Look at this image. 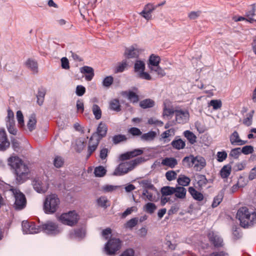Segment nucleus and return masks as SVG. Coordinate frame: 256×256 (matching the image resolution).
<instances>
[{"label": "nucleus", "mask_w": 256, "mask_h": 256, "mask_svg": "<svg viewBox=\"0 0 256 256\" xmlns=\"http://www.w3.org/2000/svg\"><path fill=\"white\" fill-rule=\"evenodd\" d=\"M154 105V102L150 99H146L142 100L140 103V106L143 108H152Z\"/></svg>", "instance_id": "ea45409f"}, {"label": "nucleus", "mask_w": 256, "mask_h": 256, "mask_svg": "<svg viewBox=\"0 0 256 256\" xmlns=\"http://www.w3.org/2000/svg\"><path fill=\"white\" fill-rule=\"evenodd\" d=\"M86 92L85 88L82 85L77 86L76 90V94L77 96H83Z\"/></svg>", "instance_id": "0e129e2a"}, {"label": "nucleus", "mask_w": 256, "mask_h": 256, "mask_svg": "<svg viewBox=\"0 0 256 256\" xmlns=\"http://www.w3.org/2000/svg\"><path fill=\"white\" fill-rule=\"evenodd\" d=\"M160 58L159 56L152 54L149 58L148 68L150 69V66H156L159 65Z\"/></svg>", "instance_id": "4c0bfd02"}, {"label": "nucleus", "mask_w": 256, "mask_h": 256, "mask_svg": "<svg viewBox=\"0 0 256 256\" xmlns=\"http://www.w3.org/2000/svg\"><path fill=\"white\" fill-rule=\"evenodd\" d=\"M155 10V7L151 4H146L143 10L139 13L144 18L149 20L152 18V12Z\"/></svg>", "instance_id": "dca6fc26"}, {"label": "nucleus", "mask_w": 256, "mask_h": 256, "mask_svg": "<svg viewBox=\"0 0 256 256\" xmlns=\"http://www.w3.org/2000/svg\"><path fill=\"white\" fill-rule=\"evenodd\" d=\"M10 191L14 198V207L16 210H21L24 208L26 204L25 196L19 190L12 188Z\"/></svg>", "instance_id": "423d86ee"}, {"label": "nucleus", "mask_w": 256, "mask_h": 256, "mask_svg": "<svg viewBox=\"0 0 256 256\" xmlns=\"http://www.w3.org/2000/svg\"><path fill=\"white\" fill-rule=\"evenodd\" d=\"M22 231L26 234H37L41 231L40 226H36L33 222L23 221L22 224Z\"/></svg>", "instance_id": "9b49d317"}, {"label": "nucleus", "mask_w": 256, "mask_h": 256, "mask_svg": "<svg viewBox=\"0 0 256 256\" xmlns=\"http://www.w3.org/2000/svg\"><path fill=\"white\" fill-rule=\"evenodd\" d=\"M186 189L182 186H176L174 188V194L175 196L178 198L184 199L186 198Z\"/></svg>", "instance_id": "cd10ccee"}, {"label": "nucleus", "mask_w": 256, "mask_h": 256, "mask_svg": "<svg viewBox=\"0 0 256 256\" xmlns=\"http://www.w3.org/2000/svg\"><path fill=\"white\" fill-rule=\"evenodd\" d=\"M255 10L254 8L246 12V17L234 16L232 19L234 22L245 20L246 22L252 23L255 21Z\"/></svg>", "instance_id": "2eb2a0df"}, {"label": "nucleus", "mask_w": 256, "mask_h": 256, "mask_svg": "<svg viewBox=\"0 0 256 256\" xmlns=\"http://www.w3.org/2000/svg\"><path fill=\"white\" fill-rule=\"evenodd\" d=\"M207 183V180L204 175H200L198 176V184L200 186H205Z\"/></svg>", "instance_id": "338daca9"}, {"label": "nucleus", "mask_w": 256, "mask_h": 256, "mask_svg": "<svg viewBox=\"0 0 256 256\" xmlns=\"http://www.w3.org/2000/svg\"><path fill=\"white\" fill-rule=\"evenodd\" d=\"M140 185L144 188V189H146L148 190H156V188L151 182L148 180H143L140 182Z\"/></svg>", "instance_id": "09e8293b"}, {"label": "nucleus", "mask_w": 256, "mask_h": 256, "mask_svg": "<svg viewBox=\"0 0 256 256\" xmlns=\"http://www.w3.org/2000/svg\"><path fill=\"white\" fill-rule=\"evenodd\" d=\"M150 70L151 71L156 72L160 77L164 76L166 74L164 70L159 65L156 66H150Z\"/></svg>", "instance_id": "8fccbe9b"}, {"label": "nucleus", "mask_w": 256, "mask_h": 256, "mask_svg": "<svg viewBox=\"0 0 256 256\" xmlns=\"http://www.w3.org/2000/svg\"><path fill=\"white\" fill-rule=\"evenodd\" d=\"M64 163L63 158L59 156H56L54 160V164L55 167L60 168L62 167Z\"/></svg>", "instance_id": "5fc2aeb1"}, {"label": "nucleus", "mask_w": 256, "mask_h": 256, "mask_svg": "<svg viewBox=\"0 0 256 256\" xmlns=\"http://www.w3.org/2000/svg\"><path fill=\"white\" fill-rule=\"evenodd\" d=\"M118 188L116 186L106 184L102 187V190L104 192H109L116 190Z\"/></svg>", "instance_id": "603ef678"}, {"label": "nucleus", "mask_w": 256, "mask_h": 256, "mask_svg": "<svg viewBox=\"0 0 256 256\" xmlns=\"http://www.w3.org/2000/svg\"><path fill=\"white\" fill-rule=\"evenodd\" d=\"M172 144L174 148L178 150L182 149L184 148L186 144L182 139L173 140Z\"/></svg>", "instance_id": "c03bdc74"}, {"label": "nucleus", "mask_w": 256, "mask_h": 256, "mask_svg": "<svg viewBox=\"0 0 256 256\" xmlns=\"http://www.w3.org/2000/svg\"><path fill=\"white\" fill-rule=\"evenodd\" d=\"M121 246L120 241L118 238H111L106 244L104 250L108 255L114 254L118 250Z\"/></svg>", "instance_id": "1a4fd4ad"}, {"label": "nucleus", "mask_w": 256, "mask_h": 256, "mask_svg": "<svg viewBox=\"0 0 256 256\" xmlns=\"http://www.w3.org/2000/svg\"><path fill=\"white\" fill-rule=\"evenodd\" d=\"M156 208V205L152 202H148L144 207V210L150 214L154 213Z\"/></svg>", "instance_id": "79ce46f5"}, {"label": "nucleus", "mask_w": 256, "mask_h": 256, "mask_svg": "<svg viewBox=\"0 0 256 256\" xmlns=\"http://www.w3.org/2000/svg\"><path fill=\"white\" fill-rule=\"evenodd\" d=\"M175 130L174 128H170L161 134V138L164 142H168L170 140H168L170 137L173 136L174 135Z\"/></svg>", "instance_id": "e433bc0d"}, {"label": "nucleus", "mask_w": 256, "mask_h": 256, "mask_svg": "<svg viewBox=\"0 0 256 256\" xmlns=\"http://www.w3.org/2000/svg\"><path fill=\"white\" fill-rule=\"evenodd\" d=\"M184 135L190 144H194L196 142V136L190 130H187L184 131Z\"/></svg>", "instance_id": "473e14b6"}, {"label": "nucleus", "mask_w": 256, "mask_h": 256, "mask_svg": "<svg viewBox=\"0 0 256 256\" xmlns=\"http://www.w3.org/2000/svg\"><path fill=\"white\" fill-rule=\"evenodd\" d=\"M80 72L85 75V78L88 81L91 80L94 76V71L92 67L84 66L80 68Z\"/></svg>", "instance_id": "412c9836"}, {"label": "nucleus", "mask_w": 256, "mask_h": 256, "mask_svg": "<svg viewBox=\"0 0 256 256\" xmlns=\"http://www.w3.org/2000/svg\"><path fill=\"white\" fill-rule=\"evenodd\" d=\"M36 120L34 114L30 116L27 122L26 126H24V130L30 132L34 130L36 127Z\"/></svg>", "instance_id": "5701e85b"}, {"label": "nucleus", "mask_w": 256, "mask_h": 256, "mask_svg": "<svg viewBox=\"0 0 256 256\" xmlns=\"http://www.w3.org/2000/svg\"><path fill=\"white\" fill-rule=\"evenodd\" d=\"M58 219L61 222L64 224L73 226L78 222L79 216L75 211H70L62 214Z\"/></svg>", "instance_id": "0eeeda50"}, {"label": "nucleus", "mask_w": 256, "mask_h": 256, "mask_svg": "<svg viewBox=\"0 0 256 256\" xmlns=\"http://www.w3.org/2000/svg\"><path fill=\"white\" fill-rule=\"evenodd\" d=\"M100 140V138L97 134H94L92 135L90 140L88 148V152L90 155L96 150L99 144Z\"/></svg>", "instance_id": "6ab92c4d"}, {"label": "nucleus", "mask_w": 256, "mask_h": 256, "mask_svg": "<svg viewBox=\"0 0 256 256\" xmlns=\"http://www.w3.org/2000/svg\"><path fill=\"white\" fill-rule=\"evenodd\" d=\"M86 232L84 229H78L70 234L72 238H82L85 236Z\"/></svg>", "instance_id": "49530a36"}, {"label": "nucleus", "mask_w": 256, "mask_h": 256, "mask_svg": "<svg viewBox=\"0 0 256 256\" xmlns=\"http://www.w3.org/2000/svg\"><path fill=\"white\" fill-rule=\"evenodd\" d=\"M192 164L194 168L197 171H200L206 166V162L201 156H194Z\"/></svg>", "instance_id": "a211bd4d"}, {"label": "nucleus", "mask_w": 256, "mask_h": 256, "mask_svg": "<svg viewBox=\"0 0 256 256\" xmlns=\"http://www.w3.org/2000/svg\"><path fill=\"white\" fill-rule=\"evenodd\" d=\"M177 174L174 170H169L166 173V177L168 181H172L175 180L176 178Z\"/></svg>", "instance_id": "4d7b16f0"}, {"label": "nucleus", "mask_w": 256, "mask_h": 256, "mask_svg": "<svg viewBox=\"0 0 256 256\" xmlns=\"http://www.w3.org/2000/svg\"><path fill=\"white\" fill-rule=\"evenodd\" d=\"M45 96V92L44 90H39L37 95V102L40 106L42 104Z\"/></svg>", "instance_id": "680f3d73"}, {"label": "nucleus", "mask_w": 256, "mask_h": 256, "mask_svg": "<svg viewBox=\"0 0 256 256\" xmlns=\"http://www.w3.org/2000/svg\"><path fill=\"white\" fill-rule=\"evenodd\" d=\"M92 110L96 119L99 120L101 118L102 110L98 105L94 104L92 106Z\"/></svg>", "instance_id": "a19ab883"}, {"label": "nucleus", "mask_w": 256, "mask_h": 256, "mask_svg": "<svg viewBox=\"0 0 256 256\" xmlns=\"http://www.w3.org/2000/svg\"><path fill=\"white\" fill-rule=\"evenodd\" d=\"M144 161V158H138L130 162H122L115 169L113 175L120 176L125 174L134 170L137 165Z\"/></svg>", "instance_id": "7ed1b4c3"}, {"label": "nucleus", "mask_w": 256, "mask_h": 256, "mask_svg": "<svg viewBox=\"0 0 256 256\" xmlns=\"http://www.w3.org/2000/svg\"><path fill=\"white\" fill-rule=\"evenodd\" d=\"M208 106H212L214 110H216L222 107V103L220 100H212L210 101Z\"/></svg>", "instance_id": "3c124183"}, {"label": "nucleus", "mask_w": 256, "mask_h": 256, "mask_svg": "<svg viewBox=\"0 0 256 256\" xmlns=\"http://www.w3.org/2000/svg\"><path fill=\"white\" fill-rule=\"evenodd\" d=\"M114 78L112 76L106 77L102 81V85L104 87L108 88L112 84Z\"/></svg>", "instance_id": "052dcab7"}, {"label": "nucleus", "mask_w": 256, "mask_h": 256, "mask_svg": "<svg viewBox=\"0 0 256 256\" xmlns=\"http://www.w3.org/2000/svg\"><path fill=\"white\" fill-rule=\"evenodd\" d=\"M148 123L150 124H154L158 126H162L163 122L159 120L156 118H152L148 120Z\"/></svg>", "instance_id": "774afa93"}, {"label": "nucleus", "mask_w": 256, "mask_h": 256, "mask_svg": "<svg viewBox=\"0 0 256 256\" xmlns=\"http://www.w3.org/2000/svg\"><path fill=\"white\" fill-rule=\"evenodd\" d=\"M46 179V176H37L34 178L32 182L34 190L38 193L45 192L48 187Z\"/></svg>", "instance_id": "39448f33"}, {"label": "nucleus", "mask_w": 256, "mask_h": 256, "mask_svg": "<svg viewBox=\"0 0 256 256\" xmlns=\"http://www.w3.org/2000/svg\"><path fill=\"white\" fill-rule=\"evenodd\" d=\"M236 218L242 227L249 228L255 224L256 214L254 211L250 212L246 207H242L238 210Z\"/></svg>", "instance_id": "f03ea898"}, {"label": "nucleus", "mask_w": 256, "mask_h": 256, "mask_svg": "<svg viewBox=\"0 0 256 256\" xmlns=\"http://www.w3.org/2000/svg\"><path fill=\"white\" fill-rule=\"evenodd\" d=\"M106 126L104 124L100 122L97 128V132L95 134H97L98 136L100 139L106 135Z\"/></svg>", "instance_id": "7c9ffc66"}, {"label": "nucleus", "mask_w": 256, "mask_h": 256, "mask_svg": "<svg viewBox=\"0 0 256 256\" xmlns=\"http://www.w3.org/2000/svg\"><path fill=\"white\" fill-rule=\"evenodd\" d=\"M157 134L156 132L150 131L147 133L144 134L140 136L142 140L149 142L153 140L156 137Z\"/></svg>", "instance_id": "c756f323"}, {"label": "nucleus", "mask_w": 256, "mask_h": 256, "mask_svg": "<svg viewBox=\"0 0 256 256\" xmlns=\"http://www.w3.org/2000/svg\"><path fill=\"white\" fill-rule=\"evenodd\" d=\"M142 198L145 201L156 202V197L153 194L146 189H144L142 195Z\"/></svg>", "instance_id": "a878e982"}, {"label": "nucleus", "mask_w": 256, "mask_h": 256, "mask_svg": "<svg viewBox=\"0 0 256 256\" xmlns=\"http://www.w3.org/2000/svg\"><path fill=\"white\" fill-rule=\"evenodd\" d=\"M6 125L8 132L14 135H16L17 130L15 128V121L14 120V114L10 110H8V116L6 118Z\"/></svg>", "instance_id": "f8f14e48"}, {"label": "nucleus", "mask_w": 256, "mask_h": 256, "mask_svg": "<svg viewBox=\"0 0 256 256\" xmlns=\"http://www.w3.org/2000/svg\"><path fill=\"white\" fill-rule=\"evenodd\" d=\"M16 118L18 122L20 127H24V116L20 110H18L16 112Z\"/></svg>", "instance_id": "bf43d9fd"}, {"label": "nucleus", "mask_w": 256, "mask_h": 256, "mask_svg": "<svg viewBox=\"0 0 256 256\" xmlns=\"http://www.w3.org/2000/svg\"><path fill=\"white\" fill-rule=\"evenodd\" d=\"M110 108L111 110L119 112L120 110V106L119 100L116 99L112 100L110 104Z\"/></svg>", "instance_id": "a18cd8bd"}, {"label": "nucleus", "mask_w": 256, "mask_h": 256, "mask_svg": "<svg viewBox=\"0 0 256 256\" xmlns=\"http://www.w3.org/2000/svg\"><path fill=\"white\" fill-rule=\"evenodd\" d=\"M97 202L99 206L102 208H106L108 206V200L104 196H102L98 199Z\"/></svg>", "instance_id": "13d9d810"}, {"label": "nucleus", "mask_w": 256, "mask_h": 256, "mask_svg": "<svg viewBox=\"0 0 256 256\" xmlns=\"http://www.w3.org/2000/svg\"><path fill=\"white\" fill-rule=\"evenodd\" d=\"M178 164L177 160L174 158H166L162 162V164L168 166L170 168H174Z\"/></svg>", "instance_id": "c85d7f7f"}, {"label": "nucleus", "mask_w": 256, "mask_h": 256, "mask_svg": "<svg viewBox=\"0 0 256 256\" xmlns=\"http://www.w3.org/2000/svg\"><path fill=\"white\" fill-rule=\"evenodd\" d=\"M106 173V170L102 166L96 167L94 169V174L96 177H102Z\"/></svg>", "instance_id": "de8ad7c7"}, {"label": "nucleus", "mask_w": 256, "mask_h": 256, "mask_svg": "<svg viewBox=\"0 0 256 256\" xmlns=\"http://www.w3.org/2000/svg\"><path fill=\"white\" fill-rule=\"evenodd\" d=\"M126 140V138L123 135H116L113 137L112 140L114 143L117 144L121 142Z\"/></svg>", "instance_id": "69168bd1"}, {"label": "nucleus", "mask_w": 256, "mask_h": 256, "mask_svg": "<svg viewBox=\"0 0 256 256\" xmlns=\"http://www.w3.org/2000/svg\"><path fill=\"white\" fill-rule=\"evenodd\" d=\"M26 66L34 73L38 72V66L37 62L31 58L28 59L25 62Z\"/></svg>", "instance_id": "bb28decb"}, {"label": "nucleus", "mask_w": 256, "mask_h": 256, "mask_svg": "<svg viewBox=\"0 0 256 256\" xmlns=\"http://www.w3.org/2000/svg\"><path fill=\"white\" fill-rule=\"evenodd\" d=\"M145 64L142 60H138L136 62L134 66V72L136 76L141 79L150 80L152 76L148 73L144 72Z\"/></svg>", "instance_id": "6e6552de"}, {"label": "nucleus", "mask_w": 256, "mask_h": 256, "mask_svg": "<svg viewBox=\"0 0 256 256\" xmlns=\"http://www.w3.org/2000/svg\"><path fill=\"white\" fill-rule=\"evenodd\" d=\"M222 198V193H220L216 197H214L212 205V208L216 207L221 202Z\"/></svg>", "instance_id": "864d4df0"}, {"label": "nucleus", "mask_w": 256, "mask_h": 256, "mask_svg": "<svg viewBox=\"0 0 256 256\" xmlns=\"http://www.w3.org/2000/svg\"><path fill=\"white\" fill-rule=\"evenodd\" d=\"M122 95L128 98L131 102L137 103L139 100L138 96V90L136 88H134L132 90L124 91L122 92Z\"/></svg>", "instance_id": "ddd939ff"}, {"label": "nucleus", "mask_w": 256, "mask_h": 256, "mask_svg": "<svg viewBox=\"0 0 256 256\" xmlns=\"http://www.w3.org/2000/svg\"><path fill=\"white\" fill-rule=\"evenodd\" d=\"M177 182L179 185L184 187L185 186H188L190 184V179L184 175H180L178 178Z\"/></svg>", "instance_id": "c9c22d12"}, {"label": "nucleus", "mask_w": 256, "mask_h": 256, "mask_svg": "<svg viewBox=\"0 0 256 256\" xmlns=\"http://www.w3.org/2000/svg\"><path fill=\"white\" fill-rule=\"evenodd\" d=\"M161 192L162 196H170L174 194V188L171 186H164L161 188Z\"/></svg>", "instance_id": "37998d69"}, {"label": "nucleus", "mask_w": 256, "mask_h": 256, "mask_svg": "<svg viewBox=\"0 0 256 256\" xmlns=\"http://www.w3.org/2000/svg\"><path fill=\"white\" fill-rule=\"evenodd\" d=\"M138 50L133 46L126 48L124 52V56L126 58H137L138 56Z\"/></svg>", "instance_id": "393cba45"}, {"label": "nucleus", "mask_w": 256, "mask_h": 256, "mask_svg": "<svg viewBox=\"0 0 256 256\" xmlns=\"http://www.w3.org/2000/svg\"><path fill=\"white\" fill-rule=\"evenodd\" d=\"M86 146V142L82 139H78L76 141V150L78 152H80Z\"/></svg>", "instance_id": "6e6d98bb"}, {"label": "nucleus", "mask_w": 256, "mask_h": 256, "mask_svg": "<svg viewBox=\"0 0 256 256\" xmlns=\"http://www.w3.org/2000/svg\"><path fill=\"white\" fill-rule=\"evenodd\" d=\"M40 227L41 230H44L48 234L56 235L60 233L62 230L58 225L52 222H48Z\"/></svg>", "instance_id": "9d476101"}, {"label": "nucleus", "mask_w": 256, "mask_h": 256, "mask_svg": "<svg viewBox=\"0 0 256 256\" xmlns=\"http://www.w3.org/2000/svg\"><path fill=\"white\" fill-rule=\"evenodd\" d=\"M143 152V150L140 149H136L132 151L128 152L126 153L122 154L120 156V158L122 160H126L133 157L140 155Z\"/></svg>", "instance_id": "aec40b11"}, {"label": "nucleus", "mask_w": 256, "mask_h": 256, "mask_svg": "<svg viewBox=\"0 0 256 256\" xmlns=\"http://www.w3.org/2000/svg\"><path fill=\"white\" fill-rule=\"evenodd\" d=\"M8 164L14 171L17 182L21 184L28 177L30 169L28 166L19 157L12 156L8 159Z\"/></svg>", "instance_id": "f257e3e1"}, {"label": "nucleus", "mask_w": 256, "mask_h": 256, "mask_svg": "<svg viewBox=\"0 0 256 256\" xmlns=\"http://www.w3.org/2000/svg\"><path fill=\"white\" fill-rule=\"evenodd\" d=\"M163 116L168 117L175 113L176 110L169 105L167 106L166 102L164 104Z\"/></svg>", "instance_id": "f704fd0d"}, {"label": "nucleus", "mask_w": 256, "mask_h": 256, "mask_svg": "<svg viewBox=\"0 0 256 256\" xmlns=\"http://www.w3.org/2000/svg\"><path fill=\"white\" fill-rule=\"evenodd\" d=\"M139 222L138 218H134L128 221L124 225V227L126 228H128L132 230L133 228L136 226Z\"/></svg>", "instance_id": "58836bf2"}, {"label": "nucleus", "mask_w": 256, "mask_h": 256, "mask_svg": "<svg viewBox=\"0 0 256 256\" xmlns=\"http://www.w3.org/2000/svg\"><path fill=\"white\" fill-rule=\"evenodd\" d=\"M193 158L194 156H189L185 157L183 159L182 162L184 164L186 165L187 166L191 167L193 166Z\"/></svg>", "instance_id": "e2e57ef3"}, {"label": "nucleus", "mask_w": 256, "mask_h": 256, "mask_svg": "<svg viewBox=\"0 0 256 256\" xmlns=\"http://www.w3.org/2000/svg\"><path fill=\"white\" fill-rule=\"evenodd\" d=\"M210 241L216 246H220L222 242V240L219 236L217 233L210 232L208 234Z\"/></svg>", "instance_id": "4be33fe9"}, {"label": "nucleus", "mask_w": 256, "mask_h": 256, "mask_svg": "<svg viewBox=\"0 0 256 256\" xmlns=\"http://www.w3.org/2000/svg\"><path fill=\"white\" fill-rule=\"evenodd\" d=\"M188 192L194 199L198 201H201L204 199L202 194L196 191L193 187H190L188 188Z\"/></svg>", "instance_id": "2f4dec72"}, {"label": "nucleus", "mask_w": 256, "mask_h": 256, "mask_svg": "<svg viewBox=\"0 0 256 256\" xmlns=\"http://www.w3.org/2000/svg\"><path fill=\"white\" fill-rule=\"evenodd\" d=\"M176 120L178 124H184L189 119V113L186 110H177L175 111Z\"/></svg>", "instance_id": "4468645a"}, {"label": "nucleus", "mask_w": 256, "mask_h": 256, "mask_svg": "<svg viewBox=\"0 0 256 256\" xmlns=\"http://www.w3.org/2000/svg\"><path fill=\"white\" fill-rule=\"evenodd\" d=\"M60 200L57 196L54 194L48 196L44 202V210L46 214L54 213L58 208Z\"/></svg>", "instance_id": "20e7f679"}, {"label": "nucleus", "mask_w": 256, "mask_h": 256, "mask_svg": "<svg viewBox=\"0 0 256 256\" xmlns=\"http://www.w3.org/2000/svg\"><path fill=\"white\" fill-rule=\"evenodd\" d=\"M230 141L232 144L243 145L247 143L246 140H243L240 139L238 134L237 132H234L230 136Z\"/></svg>", "instance_id": "b1692460"}, {"label": "nucleus", "mask_w": 256, "mask_h": 256, "mask_svg": "<svg viewBox=\"0 0 256 256\" xmlns=\"http://www.w3.org/2000/svg\"><path fill=\"white\" fill-rule=\"evenodd\" d=\"M10 144L5 130L0 128V150H6Z\"/></svg>", "instance_id": "f3484780"}, {"label": "nucleus", "mask_w": 256, "mask_h": 256, "mask_svg": "<svg viewBox=\"0 0 256 256\" xmlns=\"http://www.w3.org/2000/svg\"><path fill=\"white\" fill-rule=\"evenodd\" d=\"M231 172V166L229 164H227L222 168L220 172V174L222 178H226L230 175Z\"/></svg>", "instance_id": "72a5a7b5"}]
</instances>
